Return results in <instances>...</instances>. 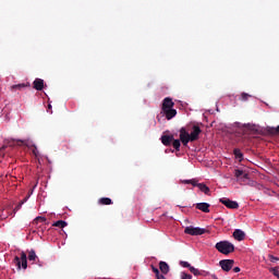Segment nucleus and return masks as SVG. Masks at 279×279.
Here are the masks:
<instances>
[{"label":"nucleus","instance_id":"nucleus-1","mask_svg":"<svg viewBox=\"0 0 279 279\" xmlns=\"http://www.w3.org/2000/svg\"><path fill=\"white\" fill-rule=\"evenodd\" d=\"M199 134H202V129L198 125L192 128V132L187 133L185 128L180 129V141L184 147H187L189 143H195L199 141Z\"/></svg>","mask_w":279,"mask_h":279},{"label":"nucleus","instance_id":"nucleus-2","mask_svg":"<svg viewBox=\"0 0 279 279\" xmlns=\"http://www.w3.org/2000/svg\"><path fill=\"white\" fill-rule=\"evenodd\" d=\"M173 106H175L173 99L166 97L162 100L161 112L168 121H171L178 114V110L173 109Z\"/></svg>","mask_w":279,"mask_h":279},{"label":"nucleus","instance_id":"nucleus-3","mask_svg":"<svg viewBox=\"0 0 279 279\" xmlns=\"http://www.w3.org/2000/svg\"><path fill=\"white\" fill-rule=\"evenodd\" d=\"M215 247L218 252H220V254H225V256H228V254H232V252H234V244L229 241L217 242Z\"/></svg>","mask_w":279,"mask_h":279},{"label":"nucleus","instance_id":"nucleus-4","mask_svg":"<svg viewBox=\"0 0 279 279\" xmlns=\"http://www.w3.org/2000/svg\"><path fill=\"white\" fill-rule=\"evenodd\" d=\"M206 232H208V230L193 226L186 227L184 229V233L190 234V236H202V234H206Z\"/></svg>","mask_w":279,"mask_h":279},{"label":"nucleus","instance_id":"nucleus-5","mask_svg":"<svg viewBox=\"0 0 279 279\" xmlns=\"http://www.w3.org/2000/svg\"><path fill=\"white\" fill-rule=\"evenodd\" d=\"M14 265L17 266L19 271L22 269H27V254L25 252H22L19 256H15L13 259Z\"/></svg>","mask_w":279,"mask_h":279},{"label":"nucleus","instance_id":"nucleus-6","mask_svg":"<svg viewBox=\"0 0 279 279\" xmlns=\"http://www.w3.org/2000/svg\"><path fill=\"white\" fill-rule=\"evenodd\" d=\"M234 177L236 178V182H239V184H247V180H250V173L240 169L234 170Z\"/></svg>","mask_w":279,"mask_h":279},{"label":"nucleus","instance_id":"nucleus-7","mask_svg":"<svg viewBox=\"0 0 279 279\" xmlns=\"http://www.w3.org/2000/svg\"><path fill=\"white\" fill-rule=\"evenodd\" d=\"M220 204H223L227 208H231V210H236L239 208V203L235 201H231L230 198L222 197L219 199Z\"/></svg>","mask_w":279,"mask_h":279},{"label":"nucleus","instance_id":"nucleus-8","mask_svg":"<svg viewBox=\"0 0 279 279\" xmlns=\"http://www.w3.org/2000/svg\"><path fill=\"white\" fill-rule=\"evenodd\" d=\"M219 266L222 271H230L234 267V259H221Z\"/></svg>","mask_w":279,"mask_h":279},{"label":"nucleus","instance_id":"nucleus-9","mask_svg":"<svg viewBox=\"0 0 279 279\" xmlns=\"http://www.w3.org/2000/svg\"><path fill=\"white\" fill-rule=\"evenodd\" d=\"M173 135H162L160 141L165 147H170V145L173 143Z\"/></svg>","mask_w":279,"mask_h":279},{"label":"nucleus","instance_id":"nucleus-10","mask_svg":"<svg viewBox=\"0 0 279 279\" xmlns=\"http://www.w3.org/2000/svg\"><path fill=\"white\" fill-rule=\"evenodd\" d=\"M195 207L197 210H201L202 213H210V204L208 203H197Z\"/></svg>","mask_w":279,"mask_h":279},{"label":"nucleus","instance_id":"nucleus-11","mask_svg":"<svg viewBox=\"0 0 279 279\" xmlns=\"http://www.w3.org/2000/svg\"><path fill=\"white\" fill-rule=\"evenodd\" d=\"M233 238L235 241H244L245 240V232L241 229H235L233 231Z\"/></svg>","mask_w":279,"mask_h":279},{"label":"nucleus","instance_id":"nucleus-12","mask_svg":"<svg viewBox=\"0 0 279 279\" xmlns=\"http://www.w3.org/2000/svg\"><path fill=\"white\" fill-rule=\"evenodd\" d=\"M33 88H35V90H43V88H45V81L43 78H36L33 82Z\"/></svg>","mask_w":279,"mask_h":279},{"label":"nucleus","instance_id":"nucleus-13","mask_svg":"<svg viewBox=\"0 0 279 279\" xmlns=\"http://www.w3.org/2000/svg\"><path fill=\"white\" fill-rule=\"evenodd\" d=\"M159 269H160L161 274L167 276V274H169V264H167L166 262H160Z\"/></svg>","mask_w":279,"mask_h":279},{"label":"nucleus","instance_id":"nucleus-14","mask_svg":"<svg viewBox=\"0 0 279 279\" xmlns=\"http://www.w3.org/2000/svg\"><path fill=\"white\" fill-rule=\"evenodd\" d=\"M198 189H199V191H202V193H204L205 195H210V187H208L206 184L199 183V184H198Z\"/></svg>","mask_w":279,"mask_h":279},{"label":"nucleus","instance_id":"nucleus-15","mask_svg":"<svg viewBox=\"0 0 279 279\" xmlns=\"http://www.w3.org/2000/svg\"><path fill=\"white\" fill-rule=\"evenodd\" d=\"M233 155L235 156L236 160H239L240 162L243 161V153H241V149H233Z\"/></svg>","mask_w":279,"mask_h":279},{"label":"nucleus","instance_id":"nucleus-16","mask_svg":"<svg viewBox=\"0 0 279 279\" xmlns=\"http://www.w3.org/2000/svg\"><path fill=\"white\" fill-rule=\"evenodd\" d=\"M99 204H101V206H110L112 204V199L108 197H102L99 199Z\"/></svg>","mask_w":279,"mask_h":279},{"label":"nucleus","instance_id":"nucleus-17","mask_svg":"<svg viewBox=\"0 0 279 279\" xmlns=\"http://www.w3.org/2000/svg\"><path fill=\"white\" fill-rule=\"evenodd\" d=\"M54 228H66L68 223L64 220H58L52 225Z\"/></svg>","mask_w":279,"mask_h":279},{"label":"nucleus","instance_id":"nucleus-18","mask_svg":"<svg viewBox=\"0 0 279 279\" xmlns=\"http://www.w3.org/2000/svg\"><path fill=\"white\" fill-rule=\"evenodd\" d=\"M23 88H27V85H25V83L11 86V90H23Z\"/></svg>","mask_w":279,"mask_h":279},{"label":"nucleus","instance_id":"nucleus-19","mask_svg":"<svg viewBox=\"0 0 279 279\" xmlns=\"http://www.w3.org/2000/svg\"><path fill=\"white\" fill-rule=\"evenodd\" d=\"M180 141H182V140H175V138L173 137L172 147L175 149V151H180V147H181Z\"/></svg>","mask_w":279,"mask_h":279},{"label":"nucleus","instance_id":"nucleus-20","mask_svg":"<svg viewBox=\"0 0 279 279\" xmlns=\"http://www.w3.org/2000/svg\"><path fill=\"white\" fill-rule=\"evenodd\" d=\"M190 271L191 274H193L194 276H202V271H199V269L195 268V267H190Z\"/></svg>","mask_w":279,"mask_h":279},{"label":"nucleus","instance_id":"nucleus-21","mask_svg":"<svg viewBox=\"0 0 279 279\" xmlns=\"http://www.w3.org/2000/svg\"><path fill=\"white\" fill-rule=\"evenodd\" d=\"M36 258H38V256H36V251H31L28 253V260H36Z\"/></svg>","mask_w":279,"mask_h":279},{"label":"nucleus","instance_id":"nucleus-22","mask_svg":"<svg viewBox=\"0 0 279 279\" xmlns=\"http://www.w3.org/2000/svg\"><path fill=\"white\" fill-rule=\"evenodd\" d=\"M250 97H252V95L247 94V93H242L241 94V101H247V99H250Z\"/></svg>","mask_w":279,"mask_h":279},{"label":"nucleus","instance_id":"nucleus-23","mask_svg":"<svg viewBox=\"0 0 279 279\" xmlns=\"http://www.w3.org/2000/svg\"><path fill=\"white\" fill-rule=\"evenodd\" d=\"M271 274L279 279V267H275L270 269Z\"/></svg>","mask_w":279,"mask_h":279},{"label":"nucleus","instance_id":"nucleus-24","mask_svg":"<svg viewBox=\"0 0 279 279\" xmlns=\"http://www.w3.org/2000/svg\"><path fill=\"white\" fill-rule=\"evenodd\" d=\"M181 279H193V276L186 272H181Z\"/></svg>","mask_w":279,"mask_h":279},{"label":"nucleus","instance_id":"nucleus-25","mask_svg":"<svg viewBox=\"0 0 279 279\" xmlns=\"http://www.w3.org/2000/svg\"><path fill=\"white\" fill-rule=\"evenodd\" d=\"M32 151H33L34 156H36V158H38V147H36V145H32Z\"/></svg>","mask_w":279,"mask_h":279},{"label":"nucleus","instance_id":"nucleus-26","mask_svg":"<svg viewBox=\"0 0 279 279\" xmlns=\"http://www.w3.org/2000/svg\"><path fill=\"white\" fill-rule=\"evenodd\" d=\"M180 265H181V267H185V268H190V269H191V267H193V266H191V264H189V262H180Z\"/></svg>","mask_w":279,"mask_h":279},{"label":"nucleus","instance_id":"nucleus-27","mask_svg":"<svg viewBox=\"0 0 279 279\" xmlns=\"http://www.w3.org/2000/svg\"><path fill=\"white\" fill-rule=\"evenodd\" d=\"M35 223H38V221H41V222H45V221H47V218H45V217H37V218H35Z\"/></svg>","mask_w":279,"mask_h":279},{"label":"nucleus","instance_id":"nucleus-28","mask_svg":"<svg viewBox=\"0 0 279 279\" xmlns=\"http://www.w3.org/2000/svg\"><path fill=\"white\" fill-rule=\"evenodd\" d=\"M151 269L156 277L160 276V270L158 268H156L155 266H151Z\"/></svg>","mask_w":279,"mask_h":279},{"label":"nucleus","instance_id":"nucleus-29","mask_svg":"<svg viewBox=\"0 0 279 279\" xmlns=\"http://www.w3.org/2000/svg\"><path fill=\"white\" fill-rule=\"evenodd\" d=\"M192 186H197V189H199V183H197V180L195 179H192V182H191Z\"/></svg>","mask_w":279,"mask_h":279},{"label":"nucleus","instance_id":"nucleus-30","mask_svg":"<svg viewBox=\"0 0 279 279\" xmlns=\"http://www.w3.org/2000/svg\"><path fill=\"white\" fill-rule=\"evenodd\" d=\"M269 259L271 263H276V260H279V258L274 255H269Z\"/></svg>","mask_w":279,"mask_h":279},{"label":"nucleus","instance_id":"nucleus-31","mask_svg":"<svg viewBox=\"0 0 279 279\" xmlns=\"http://www.w3.org/2000/svg\"><path fill=\"white\" fill-rule=\"evenodd\" d=\"M36 186H37V184H35L34 187L28 191L27 195H29V197H32V195H34V189H36Z\"/></svg>","mask_w":279,"mask_h":279},{"label":"nucleus","instance_id":"nucleus-32","mask_svg":"<svg viewBox=\"0 0 279 279\" xmlns=\"http://www.w3.org/2000/svg\"><path fill=\"white\" fill-rule=\"evenodd\" d=\"M191 182H192V179L191 180H183L182 184H191Z\"/></svg>","mask_w":279,"mask_h":279},{"label":"nucleus","instance_id":"nucleus-33","mask_svg":"<svg viewBox=\"0 0 279 279\" xmlns=\"http://www.w3.org/2000/svg\"><path fill=\"white\" fill-rule=\"evenodd\" d=\"M233 271H234V274H239V271H241V268L240 267H234Z\"/></svg>","mask_w":279,"mask_h":279},{"label":"nucleus","instance_id":"nucleus-34","mask_svg":"<svg viewBox=\"0 0 279 279\" xmlns=\"http://www.w3.org/2000/svg\"><path fill=\"white\" fill-rule=\"evenodd\" d=\"M25 202H27V198H24L23 201H21L20 206H23V204H25Z\"/></svg>","mask_w":279,"mask_h":279},{"label":"nucleus","instance_id":"nucleus-35","mask_svg":"<svg viewBox=\"0 0 279 279\" xmlns=\"http://www.w3.org/2000/svg\"><path fill=\"white\" fill-rule=\"evenodd\" d=\"M246 128H247L248 130H254V126H253V125H250V124H247Z\"/></svg>","mask_w":279,"mask_h":279},{"label":"nucleus","instance_id":"nucleus-36","mask_svg":"<svg viewBox=\"0 0 279 279\" xmlns=\"http://www.w3.org/2000/svg\"><path fill=\"white\" fill-rule=\"evenodd\" d=\"M17 143H21V145H25V141L19 140Z\"/></svg>","mask_w":279,"mask_h":279},{"label":"nucleus","instance_id":"nucleus-37","mask_svg":"<svg viewBox=\"0 0 279 279\" xmlns=\"http://www.w3.org/2000/svg\"><path fill=\"white\" fill-rule=\"evenodd\" d=\"M21 206H22L21 203H19V205L15 207L16 210H20Z\"/></svg>","mask_w":279,"mask_h":279},{"label":"nucleus","instance_id":"nucleus-38","mask_svg":"<svg viewBox=\"0 0 279 279\" xmlns=\"http://www.w3.org/2000/svg\"><path fill=\"white\" fill-rule=\"evenodd\" d=\"M29 197H31V196L27 194V195L24 197V199L27 201V199H29Z\"/></svg>","mask_w":279,"mask_h":279},{"label":"nucleus","instance_id":"nucleus-39","mask_svg":"<svg viewBox=\"0 0 279 279\" xmlns=\"http://www.w3.org/2000/svg\"><path fill=\"white\" fill-rule=\"evenodd\" d=\"M48 110H51V105H48Z\"/></svg>","mask_w":279,"mask_h":279},{"label":"nucleus","instance_id":"nucleus-40","mask_svg":"<svg viewBox=\"0 0 279 279\" xmlns=\"http://www.w3.org/2000/svg\"><path fill=\"white\" fill-rule=\"evenodd\" d=\"M276 132L279 133V126H277Z\"/></svg>","mask_w":279,"mask_h":279},{"label":"nucleus","instance_id":"nucleus-41","mask_svg":"<svg viewBox=\"0 0 279 279\" xmlns=\"http://www.w3.org/2000/svg\"><path fill=\"white\" fill-rule=\"evenodd\" d=\"M277 245H279V240L277 241Z\"/></svg>","mask_w":279,"mask_h":279}]
</instances>
